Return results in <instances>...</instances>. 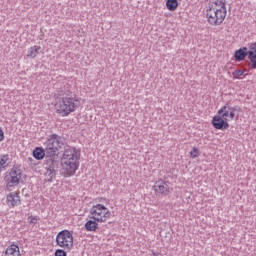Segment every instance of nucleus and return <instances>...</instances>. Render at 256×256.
I'll return each mask as SVG.
<instances>
[{"label":"nucleus","instance_id":"f257e3e1","mask_svg":"<svg viewBox=\"0 0 256 256\" xmlns=\"http://www.w3.org/2000/svg\"><path fill=\"white\" fill-rule=\"evenodd\" d=\"M79 159H81V151L75 147H69L64 150L61 159V175L63 177H73L76 171L79 169Z\"/></svg>","mask_w":256,"mask_h":256},{"label":"nucleus","instance_id":"f03ea898","mask_svg":"<svg viewBox=\"0 0 256 256\" xmlns=\"http://www.w3.org/2000/svg\"><path fill=\"white\" fill-rule=\"evenodd\" d=\"M60 96L58 103L55 105L58 115L67 117V115H71L76 109H79L81 102L75 93L67 91L66 93L60 94Z\"/></svg>","mask_w":256,"mask_h":256},{"label":"nucleus","instance_id":"7ed1b4c3","mask_svg":"<svg viewBox=\"0 0 256 256\" xmlns=\"http://www.w3.org/2000/svg\"><path fill=\"white\" fill-rule=\"evenodd\" d=\"M46 177H48V183H51L53 179L57 177L59 173V167H61V162L59 161V154H46Z\"/></svg>","mask_w":256,"mask_h":256},{"label":"nucleus","instance_id":"20e7f679","mask_svg":"<svg viewBox=\"0 0 256 256\" xmlns=\"http://www.w3.org/2000/svg\"><path fill=\"white\" fill-rule=\"evenodd\" d=\"M44 147H46V155H59V150L65 147V137L51 134L44 143Z\"/></svg>","mask_w":256,"mask_h":256},{"label":"nucleus","instance_id":"39448f33","mask_svg":"<svg viewBox=\"0 0 256 256\" xmlns=\"http://www.w3.org/2000/svg\"><path fill=\"white\" fill-rule=\"evenodd\" d=\"M227 17V10H221L217 8H207L206 19L209 25L217 27L221 25Z\"/></svg>","mask_w":256,"mask_h":256},{"label":"nucleus","instance_id":"423d86ee","mask_svg":"<svg viewBox=\"0 0 256 256\" xmlns=\"http://www.w3.org/2000/svg\"><path fill=\"white\" fill-rule=\"evenodd\" d=\"M90 219L97 221V223H105L111 217V211L103 204H96L90 209Z\"/></svg>","mask_w":256,"mask_h":256},{"label":"nucleus","instance_id":"0eeeda50","mask_svg":"<svg viewBox=\"0 0 256 256\" xmlns=\"http://www.w3.org/2000/svg\"><path fill=\"white\" fill-rule=\"evenodd\" d=\"M22 175L23 171L19 167L13 166L9 172V175L5 177L7 189H11V187H17L19 183H21Z\"/></svg>","mask_w":256,"mask_h":256},{"label":"nucleus","instance_id":"6e6552de","mask_svg":"<svg viewBox=\"0 0 256 256\" xmlns=\"http://www.w3.org/2000/svg\"><path fill=\"white\" fill-rule=\"evenodd\" d=\"M56 243L64 249H71L73 247V234L69 230L60 231L56 236Z\"/></svg>","mask_w":256,"mask_h":256},{"label":"nucleus","instance_id":"1a4fd4ad","mask_svg":"<svg viewBox=\"0 0 256 256\" xmlns=\"http://www.w3.org/2000/svg\"><path fill=\"white\" fill-rule=\"evenodd\" d=\"M212 126L214 129L225 131L229 129V122L218 114L212 118Z\"/></svg>","mask_w":256,"mask_h":256},{"label":"nucleus","instance_id":"9d476101","mask_svg":"<svg viewBox=\"0 0 256 256\" xmlns=\"http://www.w3.org/2000/svg\"><path fill=\"white\" fill-rule=\"evenodd\" d=\"M168 183L169 182L163 181L161 179L158 180L153 186L155 193H157L158 195H164V197H167V195H169L170 193Z\"/></svg>","mask_w":256,"mask_h":256},{"label":"nucleus","instance_id":"9b49d317","mask_svg":"<svg viewBox=\"0 0 256 256\" xmlns=\"http://www.w3.org/2000/svg\"><path fill=\"white\" fill-rule=\"evenodd\" d=\"M249 69H256V42L250 43L248 47Z\"/></svg>","mask_w":256,"mask_h":256},{"label":"nucleus","instance_id":"f8f14e48","mask_svg":"<svg viewBox=\"0 0 256 256\" xmlns=\"http://www.w3.org/2000/svg\"><path fill=\"white\" fill-rule=\"evenodd\" d=\"M6 201L10 207H17V205H21V197L17 192L9 193L6 197Z\"/></svg>","mask_w":256,"mask_h":256},{"label":"nucleus","instance_id":"ddd939ff","mask_svg":"<svg viewBox=\"0 0 256 256\" xmlns=\"http://www.w3.org/2000/svg\"><path fill=\"white\" fill-rule=\"evenodd\" d=\"M246 57H249V52H248L247 47H242V48L236 50L235 53H234V59L238 63H241V61H245Z\"/></svg>","mask_w":256,"mask_h":256},{"label":"nucleus","instance_id":"4468645a","mask_svg":"<svg viewBox=\"0 0 256 256\" xmlns=\"http://www.w3.org/2000/svg\"><path fill=\"white\" fill-rule=\"evenodd\" d=\"M32 155L34 159H36V161H41L47 157V150L46 148L44 149L43 147H36L33 150Z\"/></svg>","mask_w":256,"mask_h":256},{"label":"nucleus","instance_id":"2eb2a0df","mask_svg":"<svg viewBox=\"0 0 256 256\" xmlns=\"http://www.w3.org/2000/svg\"><path fill=\"white\" fill-rule=\"evenodd\" d=\"M226 5V0H216L208 6V9H220V11H227Z\"/></svg>","mask_w":256,"mask_h":256},{"label":"nucleus","instance_id":"dca6fc26","mask_svg":"<svg viewBox=\"0 0 256 256\" xmlns=\"http://www.w3.org/2000/svg\"><path fill=\"white\" fill-rule=\"evenodd\" d=\"M86 231L95 232L99 229V224L96 220H88L84 225Z\"/></svg>","mask_w":256,"mask_h":256},{"label":"nucleus","instance_id":"f3484780","mask_svg":"<svg viewBox=\"0 0 256 256\" xmlns=\"http://www.w3.org/2000/svg\"><path fill=\"white\" fill-rule=\"evenodd\" d=\"M39 51H41V46H32L28 49L27 57L35 59L39 55Z\"/></svg>","mask_w":256,"mask_h":256},{"label":"nucleus","instance_id":"a211bd4d","mask_svg":"<svg viewBox=\"0 0 256 256\" xmlns=\"http://www.w3.org/2000/svg\"><path fill=\"white\" fill-rule=\"evenodd\" d=\"M231 113V110H229V104H225L221 109L218 110L217 114L220 117H223L224 119H227Z\"/></svg>","mask_w":256,"mask_h":256},{"label":"nucleus","instance_id":"6ab92c4d","mask_svg":"<svg viewBox=\"0 0 256 256\" xmlns=\"http://www.w3.org/2000/svg\"><path fill=\"white\" fill-rule=\"evenodd\" d=\"M177 7H179L178 0H167L166 1V8L168 11H177Z\"/></svg>","mask_w":256,"mask_h":256},{"label":"nucleus","instance_id":"aec40b11","mask_svg":"<svg viewBox=\"0 0 256 256\" xmlns=\"http://www.w3.org/2000/svg\"><path fill=\"white\" fill-rule=\"evenodd\" d=\"M228 109L230 110L229 119L230 121H233L235 119V111L241 112V108L239 106H230L228 105Z\"/></svg>","mask_w":256,"mask_h":256},{"label":"nucleus","instance_id":"412c9836","mask_svg":"<svg viewBox=\"0 0 256 256\" xmlns=\"http://www.w3.org/2000/svg\"><path fill=\"white\" fill-rule=\"evenodd\" d=\"M7 161H9V155H2L0 157V167H7Z\"/></svg>","mask_w":256,"mask_h":256},{"label":"nucleus","instance_id":"4be33fe9","mask_svg":"<svg viewBox=\"0 0 256 256\" xmlns=\"http://www.w3.org/2000/svg\"><path fill=\"white\" fill-rule=\"evenodd\" d=\"M232 75H234V77L236 79H239V77H243V75H245V71L243 70H235Z\"/></svg>","mask_w":256,"mask_h":256},{"label":"nucleus","instance_id":"5701e85b","mask_svg":"<svg viewBox=\"0 0 256 256\" xmlns=\"http://www.w3.org/2000/svg\"><path fill=\"white\" fill-rule=\"evenodd\" d=\"M190 155L192 157V159H197V157H199V149H197L196 147H194L191 152Z\"/></svg>","mask_w":256,"mask_h":256},{"label":"nucleus","instance_id":"b1692460","mask_svg":"<svg viewBox=\"0 0 256 256\" xmlns=\"http://www.w3.org/2000/svg\"><path fill=\"white\" fill-rule=\"evenodd\" d=\"M55 256H67V252L63 249H57L54 253Z\"/></svg>","mask_w":256,"mask_h":256},{"label":"nucleus","instance_id":"393cba45","mask_svg":"<svg viewBox=\"0 0 256 256\" xmlns=\"http://www.w3.org/2000/svg\"><path fill=\"white\" fill-rule=\"evenodd\" d=\"M27 163H28L29 167H35L37 165V161H35V159H33L31 157H29L27 159Z\"/></svg>","mask_w":256,"mask_h":256},{"label":"nucleus","instance_id":"a878e982","mask_svg":"<svg viewBox=\"0 0 256 256\" xmlns=\"http://www.w3.org/2000/svg\"><path fill=\"white\" fill-rule=\"evenodd\" d=\"M29 219V223H31L32 225H37V217L30 216Z\"/></svg>","mask_w":256,"mask_h":256},{"label":"nucleus","instance_id":"bb28decb","mask_svg":"<svg viewBox=\"0 0 256 256\" xmlns=\"http://www.w3.org/2000/svg\"><path fill=\"white\" fill-rule=\"evenodd\" d=\"M5 140V132H3V129L0 128V143L1 141H4Z\"/></svg>","mask_w":256,"mask_h":256},{"label":"nucleus","instance_id":"cd10ccee","mask_svg":"<svg viewBox=\"0 0 256 256\" xmlns=\"http://www.w3.org/2000/svg\"><path fill=\"white\" fill-rule=\"evenodd\" d=\"M152 255L153 256H159V255H161L159 252H152Z\"/></svg>","mask_w":256,"mask_h":256}]
</instances>
